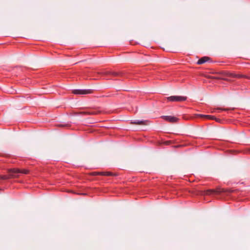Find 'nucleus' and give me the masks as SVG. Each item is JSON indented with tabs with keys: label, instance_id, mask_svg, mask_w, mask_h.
I'll return each mask as SVG.
<instances>
[{
	"label": "nucleus",
	"instance_id": "obj_6",
	"mask_svg": "<svg viewBox=\"0 0 250 250\" xmlns=\"http://www.w3.org/2000/svg\"><path fill=\"white\" fill-rule=\"evenodd\" d=\"M92 175L96 176L98 175H103V176H112L113 174L110 172H94L92 173Z\"/></svg>",
	"mask_w": 250,
	"mask_h": 250
},
{
	"label": "nucleus",
	"instance_id": "obj_2",
	"mask_svg": "<svg viewBox=\"0 0 250 250\" xmlns=\"http://www.w3.org/2000/svg\"><path fill=\"white\" fill-rule=\"evenodd\" d=\"M28 170H23L22 171H20L18 169H11L9 170V173L10 174V176L11 178H15L17 177L16 174L19 173H23L24 174L28 173Z\"/></svg>",
	"mask_w": 250,
	"mask_h": 250
},
{
	"label": "nucleus",
	"instance_id": "obj_5",
	"mask_svg": "<svg viewBox=\"0 0 250 250\" xmlns=\"http://www.w3.org/2000/svg\"><path fill=\"white\" fill-rule=\"evenodd\" d=\"M147 120H136L133 121H132L131 123L132 124L136 125H147Z\"/></svg>",
	"mask_w": 250,
	"mask_h": 250
},
{
	"label": "nucleus",
	"instance_id": "obj_3",
	"mask_svg": "<svg viewBox=\"0 0 250 250\" xmlns=\"http://www.w3.org/2000/svg\"><path fill=\"white\" fill-rule=\"evenodd\" d=\"M93 91L91 89H75L72 91V93L74 94H89L92 93Z\"/></svg>",
	"mask_w": 250,
	"mask_h": 250
},
{
	"label": "nucleus",
	"instance_id": "obj_11",
	"mask_svg": "<svg viewBox=\"0 0 250 250\" xmlns=\"http://www.w3.org/2000/svg\"><path fill=\"white\" fill-rule=\"evenodd\" d=\"M80 114H81L82 115H90V113H89V111L82 112L80 113Z\"/></svg>",
	"mask_w": 250,
	"mask_h": 250
},
{
	"label": "nucleus",
	"instance_id": "obj_7",
	"mask_svg": "<svg viewBox=\"0 0 250 250\" xmlns=\"http://www.w3.org/2000/svg\"><path fill=\"white\" fill-rule=\"evenodd\" d=\"M198 116L202 118H205L206 119L208 120H215L216 121H219V119H216L215 117L211 115H205L203 114H199Z\"/></svg>",
	"mask_w": 250,
	"mask_h": 250
},
{
	"label": "nucleus",
	"instance_id": "obj_1",
	"mask_svg": "<svg viewBox=\"0 0 250 250\" xmlns=\"http://www.w3.org/2000/svg\"><path fill=\"white\" fill-rule=\"evenodd\" d=\"M167 100L170 102H181L186 100V97L172 96L167 98Z\"/></svg>",
	"mask_w": 250,
	"mask_h": 250
},
{
	"label": "nucleus",
	"instance_id": "obj_18",
	"mask_svg": "<svg viewBox=\"0 0 250 250\" xmlns=\"http://www.w3.org/2000/svg\"><path fill=\"white\" fill-rule=\"evenodd\" d=\"M214 112V110H212V111H211V112H212V113H213Z\"/></svg>",
	"mask_w": 250,
	"mask_h": 250
},
{
	"label": "nucleus",
	"instance_id": "obj_9",
	"mask_svg": "<svg viewBox=\"0 0 250 250\" xmlns=\"http://www.w3.org/2000/svg\"><path fill=\"white\" fill-rule=\"evenodd\" d=\"M223 191V189L218 188L216 190L210 189L207 191L208 192H216V193H220Z\"/></svg>",
	"mask_w": 250,
	"mask_h": 250
},
{
	"label": "nucleus",
	"instance_id": "obj_8",
	"mask_svg": "<svg viewBox=\"0 0 250 250\" xmlns=\"http://www.w3.org/2000/svg\"><path fill=\"white\" fill-rule=\"evenodd\" d=\"M209 60V57H204L201 58L198 61L197 63L198 64H203V63L206 62L208 61Z\"/></svg>",
	"mask_w": 250,
	"mask_h": 250
},
{
	"label": "nucleus",
	"instance_id": "obj_14",
	"mask_svg": "<svg viewBox=\"0 0 250 250\" xmlns=\"http://www.w3.org/2000/svg\"><path fill=\"white\" fill-rule=\"evenodd\" d=\"M243 77L242 75H236V77L237 78H241V77Z\"/></svg>",
	"mask_w": 250,
	"mask_h": 250
},
{
	"label": "nucleus",
	"instance_id": "obj_4",
	"mask_svg": "<svg viewBox=\"0 0 250 250\" xmlns=\"http://www.w3.org/2000/svg\"><path fill=\"white\" fill-rule=\"evenodd\" d=\"M162 118L166 121L169 122L170 123H176L178 121L179 119L174 116H164Z\"/></svg>",
	"mask_w": 250,
	"mask_h": 250
},
{
	"label": "nucleus",
	"instance_id": "obj_13",
	"mask_svg": "<svg viewBox=\"0 0 250 250\" xmlns=\"http://www.w3.org/2000/svg\"><path fill=\"white\" fill-rule=\"evenodd\" d=\"M8 178L6 176H1V179H6Z\"/></svg>",
	"mask_w": 250,
	"mask_h": 250
},
{
	"label": "nucleus",
	"instance_id": "obj_15",
	"mask_svg": "<svg viewBox=\"0 0 250 250\" xmlns=\"http://www.w3.org/2000/svg\"><path fill=\"white\" fill-rule=\"evenodd\" d=\"M217 110H227V109H222V108H217Z\"/></svg>",
	"mask_w": 250,
	"mask_h": 250
},
{
	"label": "nucleus",
	"instance_id": "obj_10",
	"mask_svg": "<svg viewBox=\"0 0 250 250\" xmlns=\"http://www.w3.org/2000/svg\"><path fill=\"white\" fill-rule=\"evenodd\" d=\"M99 112H100L99 111H95V110L89 111V113H90V115H96V114H98V113H99Z\"/></svg>",
	"mask_w": 250,
	"mask_h": 250
},
{
	"label": "nucleus",
	"instance_id": "obj_12",
	"mask_svg": "<svg viewBox=\"0 0 250 250\" xmlns=\"http://www.w3.org/2000/svg\"><path fill=\"white\" fill-rule=\"evenodd\" d=\"M228 76L231 77H236V75L233 74V73H229L228 75Z\"/></svg>",
	"mask_w": 250,
	"mask_h": 250
},
{
	"label": "nucleus",
	"instance_id": "obj_16",
	"mask_svg": "<svg viewBox=\"0 0 250 250\" xmlns=\"http://www.w3.org/2000/svg\"><path fill=\"white\" fill-rule=\"evenodd\" d=\"M113 75H114L116 76V75H117V73H113Z\"/></svg>",
	"mask_w": 250,
	"mask_h": 250
},
{
	"label": "nucleus",
	"instance_id": "obj_17",
	"mask_svg": "<svg viewBox=\"0 0 250 250\" xmlns=\"http://www.w3.org/2000/svg\"><path fill=\"white\" fill-rule=\"evenodd\" d=\"M109 73H110V72H106L105 73V74H109Z\"/></svg>",
	"mask_w": 250,
	"mask_h": 250
}]
</instances>
